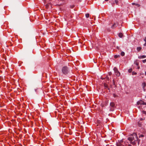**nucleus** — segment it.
Masks as SVG:
<instances>
[{"label": "nucleus", "instance_id": "2f4dec72", "mask_svg": "<svg viewBox=\"0 0 146 146\" xmlns=\"http://www.w3.org/2000/svg\"><path fill=\"white\" fill-rule=\"evenodd\" d=\"M144 40L145 41V42L146 43V37L145 38V39H144Z\"/></svg>", "mask_w": 146, "mask_h": 146}, {"label": "nucleus", "instance_id": "58836bf2", "mask_svg": "<svg viewBox=\"0 0 146 146\" xmlns=\"http://www.w3.org/2000/svg\"><path fill=\"white\" fill-rule=\"evenodd\" d=\"M5 60H6V59L5 58Z\"/></svg>", "mask_w": 146, "mask_h": 146}, {"label": "nucleus", "instance_id": "a211bd4d", "mask_svg": "<svg viewBox=\"0 0 146 146\" xmlns=\"http://www.w3.org/2000/svg\"><path fill=\"white\" fill-rule=\"evenodd\" d=\"M137 74V73L136 72H132V75H136Z\"/></svg>", "mask_w": 146, "mask_h": 146}, {"label": "nucleus", "instance_id": "72a5a7b5", "mask_svg": "<svg viewBox=\"0 0 146 146\" xmlns=\"http://www.w3.org/2000/svg\"><path fill=\"white\" fill-rule=\"evenodd\" d=\"M139 68H140V67L139 66H138L137 67V69H139Z\"/></svg>", "mask_w": 146, "mask_h": 146}, {"label": "nucleus", "instance_id": "39448f33", "mask_svg": "<svg viewBox=\"0 0 146 146\" xmlns=\"http://www.w3.org/2000/svg\"><path fill=\"white\" fill-rule=\"evenodd\" d=\"M118 24L117 22L114 23L113 24L111 28L112 29H114L116 27V25Z\"/></svg>", "mask_w": 146, "mask_h": 146}, {"label": "nucleus", "instance_id": "ddd939ff", "mask_svg": "<svg viewBox=\"0 0 146 146\" xmlns=\"http://www.w3.org/2000/svg\"><path fill=\"white\" fill-rule=\"evenodd\" d=\"M121 55L122 56H124L125 55V53L123 52H122L121 53Z\"/></svg>", "mask_w": 146, "mask_h": 146}, {"label": "nucleus", "instance_id": "4c0bfd02", "mask_svg": "<svg viewBox=\"0 0 146 146\" xmlns=\"http://www.w3.org/2000/svg\"><path fill=\"white\" fill-rule=\"evenodd\" d=\"M106 1H108V0H105Z\"/></svg>", "mask_w": 146, "mask_h": 146}, {"label": "nucleus", "instance_id": "c85d7f7f", "mask_svg": "<svg viewBox=\"0 0 146 146\" xmlns=\"http://www.w3.org/2000/svg\"><path fill=\"white\" fill-rule=\"evenodd\" d=\"M117 48L118 49H119V47H118V46H117Z\"/></svg>", "mask_w": 146, "mask_h": 146}, {"label": "nucleus", "instance_id": "7c9ffc66", "mask_svg": "<svg viewBox=\"0 0 146 146\" xmlns=\"http://www.w3.org/2000/svg\"><path fill=\"white\" fill-rule=\"evenodd\" d=\"M106 78H101V79L102 80H104V79H105Z\"/></svg>", "mask_w": 146, "mask_h": 146}, {"label": "nucleus", "instance_id": "b1692460", "mask_svg": "<svg viewBox=\"0 0 146 146\" xmlns=\"http://www.w3.org/2000/svg\"><path fill=\"white\" fill-rule=\"evenodd\" d=\"M45 6H46V8H48V4H46V5Z\"/></svg>", "mask_w": 146, "mask_h": 146}, {"label": "nucleus", "instance_id": "c9c22d12", "mask_svg": "<svg viewBox=\"0 0 146 146\" xmlns=\"http://www.w3.org/2000/svg\"><path fill=\"white\" fill-rule=\"evenodd\" d=\"M144 45L145 46H146V43H145V44H144Z\"/></svg>", "mask_w": 146, "mask_h": 146}, {"label": "nucleus", "instance_id": "6e6552de", "mask_svg": "<svg viewBox=\"0 0 146 146\" xmlns=\"http://www.w3.org/2000/svg\"><path fill=\"white\" fill-rule=\"evenodd\" d=\"M146 57V56L142 55V56H139L138 57V58H140V59L142 58H145Z\"/></svg>", "mask_w": 146, "mask_h": 146}, {"label": "nucleus", "instance_id": "f3484780", "mask_svg": "<svg viewBox=\"0 0 146 146\" xmlns=\"http://www.w3.org/2000/svg\"><path fill=\"white\" fill-rule=\"evenodd\" d=\"M130 143H131L133 145H135V141H134L133 142L132 141H131V142H130Z\"/></svg>", "mask_w": 146, "mask_h": 146}, {"label": "nucleus", "instance_id": "9d476101", "mask_svg": "<svg viewBox=\"0 0 146 146\" xmlns=\"http://www.w3.org/2000/svg\"><path fill=\"white\" fill-rule=\"evenodd\" d=\"M142 85L143 86V88L144 89L145 87L146 86V84L145 83V82L143 83L142 84Z\"/></svg>", "mask_w": 146, "mask_h": 146}, {"label": "nucleus", "instance_id": "20e7f679", "mask_svg": "<svg viewBox=\"0 0 146 146\" xmlns=\"http://www.w3.org/2000/svg\"><path fill=\"white\" fill-rule=\"evenodd\" d=\"M137 104L138 105H139L140 104V105H141V104L146 105V103H145L142 100H141V101H138L137 102Z\"/></svg>", "mask_w": 146, "mask_h": 146}, {"label": "nucleus", "instance_id": "f704fd0d", "mask_svg": "<svg viewBox=\"0 0 146 146\" xmlns=\"http://www.w3.org/2000/svg\"><path fill=\"white\" fill-rule=\"evenodd\" d=\"M143 89V90L144 91H145V88H144V89Z\"/></svg>", "mask_w": 146, "mask_h": 146}, {"label": "nucleus", "instance_id": "423d86ee", "mask_svg": "<svg viewBox=\"0 0 146 146\" xmlns=\"http://www.w3.org/2000/svg\"><path fill=\"white\" fill-rule=\"evenodd\" d=\"M104 86L106 89H107L108 90H109V88H108V85L106 83H104Z\"/></svg>", "mask_w": 146, "mask_h": 146}, {"label": "nucleus", "instance_id": "aec40b11", "mask_svg": "<svg viewBox=\"0 0 146 146\" xmlns=\"http://www.w3.org/2000/svg\"><path fill=\"white\" fill-rule=\"evenodd\" d=\"M143 63H144L145 62H146V59H145V60H143Z\"/></svg>", "mask_w": 146, "mask_h": 146}, {"label": "nucleus", "instance_id": "dca6fc26", "mask_svg": "<svg viewBox=\"0 0 146 146\" xmlns=\"http://www.w3.org/2000/svg\"><path fill=\"white\" fill-rule=\"evenodd\" d=\"M132 71V68H130L128 70V72H131Z\"/></svg>", "mask_w": 146, "mask_h": 146}, {"label": "nucleus", "instance_id": "bb28decb", "mask_svg": "<svg viewBox=\"0 0 146 146\" xmlns=\"http://www.w3.org/2000/svg\"><path fill=\"white\" fill-rule=\"evenodd\" d=\"M112 74V73L111 72L109 73V75H111Z\"/></svg>", "mask_w": 146, "mask_h": 146}, {"label": "nucleus", "instance_id": "0eeeda50", "mask_svg": "<svg viewBox=\"0 0 146 146\" xmlns=\"http://www.w3.org/2000/svg\"><path fill=\"white\" fill-rule=\"evenodd\" d=\"M110 106L112 108H113L115 106V104L113 102H111L110 103Z\"/></svg>", "mask_w": 146, "mask_h": 146}, {"label": "nucleus", "instance_id": "7ed1b4c3", "mask_svg": "<svg viewBox=\"0 0 146 146\" xmlns=\"http://www.w3.org/2000/svg\"><path fill=\"white\" fill-rule=\"evenodd\" d=\"M113 70L115 72V74L116 76H119L120 75V74L116 67H115L114 68Z\"/></svg>", "mask_w": 146, "mask_h": 146}, {"label": "nucleus", "instance_id": "393cba45", "mask_svg": "<svg viewBox=\"0 0 146 146\" xmlns=\"http://www.w3.org/2000/svg\"><path fill=\"white\" fill-rule=\"evenodd\" d=\"M110 111H113V110L111 108H110Z\"/></svg>", "mask_w": 146, "mask_h": 146}, {"label": "nucleus", "instance_id": "f03ea898", "mask_svg": "<svg viewBox=\"0 0 146 146\" xmlns=\"http://www.w3.org/2000/svg\"><path fill=\"white\" fill-rule=\"evenodd\" d=\"M62 73L64 74H66L68 73V69L66 66H64L62 69Z\"/></svg>", "mask_w": 146, "mask_h": 146}, {"label": "nucleus", "instance_id": "f257e3e1", "mask_svg": "<svg viewBox=\"0 0 146 146\" xmlns=\"http://www.w3.org/2000/svg\"><path fill=\"white\" fill-rule=\"evenodd\" d=\"M132 137H129L128 138V139L129 140L131 141H132L133 140L135 139L134 138V137H135V138L137 140V134L136 133H134L132 135Z\"/></svg>", "mask_w": 146, "mask_h": 146}, {"label": "nucleus", "instance_id": "4be33fe9", "mask_svg": "<svg viewBox=\"0 0 146 146\" xmlns=\"http://www.w3.org/2000/svg\"><path fill=\"white\" fill-rule=\"evenodd\" d=\"M106 78V79L108 80H109L110 79L107 76Z\"/></svg>", "mask_w": 146, "mask_h": 146}, {"label": "nucleus", "instance_id": "5701e85b", "mask_svg": "<svg viewBox=\"0 0 146 146\" xmlns=\"http://www.w3.org/2000/svg\"><path fill=\"white\" fill-rule=\"evenodd\" d=\"M144 136V135H141L139 136V137H143Z\"/></svg>", "mask_w": 146, "mask_h": 146}, {"label": "nucleus", "instance_id": "cd10ccee", "mask_svg": "<svg viewBox=\"0 0 146 146\" xmlns=\"http://www.w3.org/2000/svg\"><path fill=\"white\" fill-rule=\"evenodd\" d=\"M113 96L115 97H116V95L115 94H113Z\"/></svg>", "mask_w": 146, "mask_h": 146}, {"label": "nucleus", "instance_id": "1a4fd4ad", "mask_svg": "<svg viewBox=\"0 0 146 146\" xmlns=\"http://www.w3.org/2000/svg\"><path fill=\"white\" fill-rule=\"evenodd\" d=\"M118 36L120 38H122L123 36V34L121 33H119L118 34Z\"/></svg>", "mask_w": 146, "mask_h": 146}, {"label": "nucleus", "instance_id": "c756f323", "mask_svg": "<svg viewBox=\"0 0 146 146\" xmlns=\"http://www.w3.org/2000/svg\"><path fill=\"white\" fill-rule=\"evenodd\" d=\"M113 84L114 85H115V82H114V80H113Z\"/></svg>", "mask_w": 146, "mask_h": 146}, {"label": "nucleus", "instance_id": "a878e982", "mask_svg": "<svg viewBox=\"0 0 146 146\" xmlns=\"http://www.w3.org/2000/svg\"><path fill=\"white\" fill-rule=\"evenodd\" d=\"M126 146H132L131 145L129 144L127 145H126Z\"/></svg>", "mask_w": 146, "mask_h": 146}, {"label": "nucleus", "instance_id": "412c9836", "mask_svg": "<svg viewBox=\"0 0 146 146\" xmlns=\"http://www.w3.org/2000/svg\"><path fill=\"white\" fill-rule=\"evenodd\" d=\"M115 3L116 4H117L118 3V1L116 0H115Z\"/></svg>", "mask_w": 146, "mask_h": 146}, {"label": "nucleus", "instance_id": "e433bc0d", "mask_svg": "<svg viewBox=\"0 0 146 146\" xmlns=\"http://www.w3.org/2000/svg\"><path fill=\"white\" fill-rule=\"evenodd\" d=\"M145 75L146 76V71L145 72Z\"/></svg>", "mask_w": 146, "mask_h": 146}, {"label": "nucleus", "instance_id": "9b49d317", "mask_svg": "<svg viewBox=\"0 0 146 146\" xmlns=\"http://www.w3.org/2000/svg\"><path fill=\"white\" fill-rule=\"evenodd\" d=\"M141 49V47H138L137 48V51H139Z\"/></svg>", "mask_w": 146, "mask_h": 146}, {"label": "nucleus", "instance_id": "ea45409f", "mask_svg": "<svg viewBox=\"0 0 146 146\" xmlns=\"http://www.w3.org/2000/svg\"><path fill=\"white\" fill-rule=\"evenodd\" d=\"M145 23H146V22Z\"/></svg>", "mask_w": 146, "mask_h": 146}, {"label": "nucleus", "instance_id": "4468645a", "mask_svg": "<svg viewBox=\"0 0 146 146\" xmlns=\"http://www.w3.org/2000/svg\"><path fill=\"white\" fill-rule=\"evenodd\" d=\"M86 18H88L89 17V14L88 13H87L86 14Z\"/></svg>", "mask_w": 146, "mask_h": 146}, {"label": "nucleus", "instance_id": "473e14b6", "mask_svg": "<svg viewBox=\"0 0 146 146\" xmlns=\"http://www.w3.org/2000/svg\"><path fill=\"white\" fill-rule=\"evenodd\" d=\"M143 120V118H141L140 119V120Z\"/></svg>", "mask_w": 146, "mask_h": 146}, {"label": "nucleus", "instance_id": "6ab92c4d", "mask_svg": "<svg viewBox=\"0 0 146 146\" xmlns=\"http://www.w3.org/2000/svg\"><path fill=\"white\" fill-rule=\"evenodd\" d=\"M132 4L133 5H137L138 6H139V5L138 4H135V3H132Z\"/></svg>", "mask_w": 146, "mask_h": 146}, {"label": "nucleus", "instance_id": "2eb2a0df", "mask_svg": "<svg viewBox=\"0 0 146 146\" xmlns=\"http://www.w3.org/2000/svg\"><path fill=\"white\" fill-rule=\"evenodd\" d=\"M134 63L137 66H138L139 65V63L138 62H137V61H135L134 62Z\"/></svg>", "mask_w": 146, "mask_h": 146}, {"label": "nucleus", "instance_id": "f8f14e48", "mask_svg": "<svg viewBox=\"0 0 146 146\" xmlns=\"http://www.w3.org/2000/svg\"><path fill=\"white\" fill-rule=\"evenodd\" d=\"M120 56L119 55H115L114 56V57L115 58H117V57H119Z\"/></svg>", "mask_w": 146, "mask_h": 146}]
</instances>
